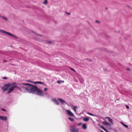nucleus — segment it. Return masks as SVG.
I'll return each instance as SVG.
<instances>
[{
    "label": "nucleus",
    "instance_id": "obj_21",
    "mask_svg": "<svg viewBox=\"0 0 132 132\" xmlns=\"http://www.w3.org/2000/svg\"><path fill=\"white\" fill-rule=\"evenodd\" d=\"M27 81H28V82H31L33 84H34V81H30V80H26Z\"/></svg>",
    "mask_w": 132,
    "mask_h": 132
},
{
    "label": "nucleus",
    "instance_id": "obj_36",
    "mask_svg": "<svg viewBox=\"0 0 132 132\" xmlns=\"http://www.w3.org/2000/svg\"><path fill=\"white\" fill-rule=\"evenodd\" d=\"M48 43H52V42H50V41H49L48 42Z\"/></svg>",
    "mask_w": 132,
    "mask_h": 132
},
{
    "label": "nucleus",
    "instance_id": "obj_23",
    "mask_svg": "<svg viewBox=\"0 0 132 132\" xmlns=\"http://www.w3.org/2000/svg\"><path fill=\"white\" fill-rule=\"evenodd\" d=\"M123 126L125 127H126L127 128L128 127V126L127 125H126V124H125V125H124Z\"/></svg>",
    "mask_w": 132,
    "mask_h": 132
},
{
    "label": "nucleus",
    "instance_id": "obj_11",
    "mask_svg": "<svg viewBox=\"0 0 132 132\" xmlns=\"http://www.w3.org/2000/svg\"><path fill=\"white\" fill-rule=\"evenodd\" d=\"M82 127L83 129H86L87 128V125L85 124H84L82 125Z\"/></svg>",
    "mask_w": 132,
    "mask_h": 132
},
{
    "label": "nucleus",
    "instance_id": "obj_10",
    "mask_svg": "<svg viewBox=\"0 0 132 132\" xmlns=\"http://www.w3.org/2000/svg\"><path fill=\"white\" fill-rule=\"evenodd\" d=\"M102 123L104 125H108L109 126L111 125V124L110 123L107 121H104Z\"/></svg>",
    "mask_w": 132,
    "mask_h": 132
},
{
    "label": "nucleus",
    "instance_id": "obj_33",
    "mask_svg": "<svg viewBox=\"0 0 132 132\" xmlns=\"http://www.w3.org/2000/svg\"><path fill=\"white\" fill-rule=\"evenodd\" d=\"M105 131L106 132H109V131L106 129Z\"/></svg>",
    "mask_w": 132,
    "mask_h": 132
},
{
    "label": "nucleus",
    "instance_id": "obj_40",
    "mask_svg": "<svg viewBox=\"0 0 132 132\" xmlns=\"http://www.w3.org/2000/svg\"><path fill=\"white\" fill-rule=\"evenodd\" d=\"M106 128H105L104 129H103V130H104V131H105V130H106Z\"/></svg>",
    "mask_w": 132,
    "mask_h": 132
},
{
    "label": "nucleus",
    "instance_id": "obj_5",
    "mask_svg": "<svg viewBox=\"0 0 132 132\" xmlns=\"http://www.w3.org/2000/svg\"><path fill=\"white\" fill-rule=\"evenodd\" d=\"M35 92H36L37 94L38 95L42 96L43 95L42 90L38 88L37 87Z\"/></svg>",
    "mask_w": 132,
    "mask_h": 132
},
{
    "label": "nucleus",
    "instance_id": "obj_3",
    "mask_svg": "<svg viewBox=\"0 0 132 132\" xmlns=\"http://www.w3.org/2000/svg\"><path fill=\"white\" fill-rule=\"evenodd\" d=\"M0 32L5 34H7V35H8L10 36H11L12 37H14L16 39L18 38V37L17 36H14L12 34H11L8 32L6 31L0 29Z\"/></svg>",
    "mask_w": 132,
    "mask_h": 132
},
{
    "label": "nucleus",
    "instance_id": "obj_1",
    "mask_svg": "<svg viewBox=\"0 0 132 132\" xmlns=\"http://www.w3.org/2000/svg\"><path fill=\"white\" fill-rule=\"evenodd\" d=\"M23 85L29 86L26 88L25 89L28 92L34 94L35 93L37 89V87L32 85L29 83H22Z\"/></svg>",
    "mask_w": 132,
    "mask_h": 132
},
{
    "label": "nucleus",
    "instance_id": "obj_30",
    "mask_svg": "<svg viewBox=\"0 0 132 132\" xmlns=\"http://www.w3.org/2000/svg\"><path fill=\"white\" fill-rule=\"evenodd\" d=\"M3 78V79H7V78L6 77H4Z\"/></svg>",
    "mask_w": 132,
    "mask_h": 132
},
{
    "label": "nucleus",
    "instance_id": "obj_22",
    "mask_svg": "<svg viewBox=\"0 0 132 132\" xmlns=\"http://www.w3.org/2000/svg\"><path fill=\"white\" fill-rule=\"evenodd\" d=\"M2 17L3 18L4 20H7V18H6L5 17H4V16H2Z\"/></svg>",
    "mask_w": 132,
    "mask_h": 132
},
{
    "label": "nucleus",
    "instance_id": "obj_14",
    "mask_svg": "<svg viewBox=\"0 0 132 132\" xmlns=\"http://www.w3.org/2000/svg\"><path fill=\"white\" fill-rule=\"evenodd\" d=\"M34 84L37 83L40 84H43V82L41 81H35L34 82Z\"/></svg>",
    "mask_w": 132,
    "mask_h": 132
},
{
    "label": "nucleus",
    "instance_id": "obj_25",
    "mask_svg": "<svg viewBox=\"0 0 132 132\" xmlns=\"http://www.w3.org/2000/svg\"><path fill=\"white\" fill-rule=\"evenodd\" d=\"M88 114H89L91 116H94V115L93 114H92V113H89V112H88Z\"/></svg>",
    "mask_w": 132,
    "mask_h": 132
},
{
    "label": "nucleus",
    "instance_id": "obj_39",
    "mask_svg": "<svg viewBox=\"0 0 132 132\" xmlns=\"http://www.w3.org/2000/svg\"><path fill=\"white\" fill-rule=\"evenodd\" d=\"M106 128H105L104 129H103V130H104V131H105V130H106Z\"/></svg>",
    "mask_w": 132,
    "mask_h": 132
},
{
    "label": "nucleus",
    "instance_id": "obj_4",
    "mask_svg": "<svg viewBox=\"0 0 132 132\" xmlns=\"http://www.w3.org/2000/svg\"><path fill=\"white\" fill-rule=\"evenodd\" d=\"M70 130L71 132H79L78 129L75 126H71L70 129Z\"/></svg>",
    "mask_w": 132,
    "mask_h": 132
},
{
    "label": "nucleus",
    "instance_id": "obj_34",
    "mask_svg": "<svg viewBox=\"0 0 132 132\" xmlns=\"http://www.w3.org/2000/svg\"><path fill=\"white\" fill-rule=\"evenodd\" d=\"M105 131L106 132H109V131L106 129Z\"/></svg>",
    "mask_w": 132,
    "mask_h": 132
},
{
    "label": "nucleus",
    "instance_id": "obj_42",
    "mask_svg": "<svg viewBox=\"0 0 132 132\" xmlns=\"http://www.w3.org/2000/svg\"><path fill=\"white\" fill-rule=\"evenodd\" d=\"M7 61H6V60H4V62H6Z\"/></svg>",
    "mask_w": 132,
    "mask_h": 132
},
{
    "label": "nucleus",
    "instance_id": "obj_2",
    "mask_svg": "<svg viewBox=\"0 0 132 132\" xmlns=\"http://www.w3.org/2000/svg\"><path fill=\"white\" fill-rule=\"evenodd\" d=\"M14 84L16 85V83L15 82H14L13 84H8L5 85H4L3 87L2 88V89L4 91L7 90L11 86H14Z\"/></svg>",
    "mask_w": 132,
    "mask_h": 132
},
{
    "label": "nucleus",
    "instance_id": "obj_35",
    "mask_svg": "<svg viewBox=\"0 0 132 132\" xmlns=\"http://www.w3.org/2000/svg\"><path fill=\"white\" fill-rule=\"evenodd\" d=\"M105 131L106 132H109V131L106 129Z\"/></svg>",
    "mask_w": 132,
    "mask_h": 132
},
{
    "label": "nucleus",
    "instance_id": "obj_20",
    "mask_svg": "<svg viewBox=\"0 0 132 132\" xmlns=\"http://www.w3.org/2000/svg\"><path fill=\"white\" fill-rule=\"evenodd\" d=\"M100 127L101 128L104 129L105 128V127L103 126H100Z\"/></svg>",
    "mask_w": 132,
    "mask_h": 132
},
{
    "label": "nucleus",
    "instance_id": "obj_27",
    "mask_svg": "<svg viewBox=\"0 0 132 132\" xmlns=\"http://www.w3.org/2000/svg\"><path fill=\"white\" fill-rule=\"evenodd\" d=\"M1 110H3L4 111H6V110L5 109H3V108H2L1 109Z\"/></svg>",
    "mask_w": 132,
    "mask_h": 132
},
{
    "label": "nucleus",
    "instance_id": "obj_26",
    "mask_svg": "<svg viewBox=\"0 0 132 132\" xmlns=\"http://www.w3.org/2000/svg\"><path fill=\"white\" fill-rule=\"evenodd\" d=\"M82 124V123H81H81H79L78 124V126H79L81 125Z\"/></svg>",
    "mask_w": 132,
    "mask_h": 132
},
{
    "label": "nucleus",
    "instance_id": "obj_9",
    "mask_svg": "<svg viewBox=\"0 0 132 132\" xmlns=\"http://www.w3.org/2000/svg\"><path fill=\"white\" fill-rule=\"evenodd\" d=\"M52 101H53L57 105H59V103L56 99H53L52 100Z\"/></svg>",
    "mask_w": 132,
    "mask_h": 132
},
{
    "label": "nucleus",
    "instance_id": "obj_12",
    "mask_svg": "<svg viewBox=\"0 0 132 132\" xmlns=\"http://www.w3.org/2000/svg\"><path fill=\"white\" fill-rule=\"evenodd\" d=\"M58 100L60 101L62 103H66V102L63 99L58 98Z\"/></svg>",
    "mask_w": 132,
    "mask_h": 132
},
{
    "label": "nucleus",
    "instance_id": "obj_41",
    "mask_svg": "<svg viewBox=\"0 0 132 132\" xmlns=\"http://www.w3.org/2000/svg\"><path fill=\"white\" fill-rule=\"evenodd\" d=\"M127 70H129V68H127Z\"/></svg>",
    "mask_w": 132,
    "mask_h": 132
},
{
    "label": "nucleus",
    "instance_id": "obj_24",
    "mask_svg": "<svg viewBox=\"0 0 132 132\" xmlns=\"http://www.w3.org/2000/svg\"><path fill=\"white\" fill-rule=\"evenodd\" d=\"M105 118L108 119V120H109V119H110V117H106Z\"/></svg>",
    "mask_w": 132,
    "mask_h": 132
},
{
    "label": "nucleus",
    "instance_id": "obj_38",
    "mask_svg": "<svg viewBox=\"0 0 132 132\" xmlns=\"http://www.w3.org/2000/svg\"><path fill=\"white\" fill-rule=\"evenodd\" d=\"M67 13L69 15H70V13Z\"/></svg>",
    "mask_w": 132,
    "mask_h": 132
},
{
    "label": "nucleus",
    "instance_id": "obj_15",
    "mask_svg": "<svg viewBox=\"0 0 132 132\" xmlns=\"http://www.w3.org/2000/svg\"><path fill=\"white\" fill-rule=\"evenodd\" d=\"M69 119L71 121L73 122L74 121V119L73 118H71V117H69Z\"/></svg>",
    "mask_w": 132,
    "mask_h": 132
},
{
    "label": "nucleus",
    "instance_id": "obj_6",
    "mask_svg": "<svg viewBox=\"0 0 132 132\" xmlns=\"http://www.w3.org/2000/svg\"><path fill=\"white\" fill-rule=\"evenodd\" d=\"M66 112L67 113V114L69 116L73 117L74 116L73 114L71 111H70L68 110H67L66 111Z\"/></svg>",
    "mask_w": 132,
    "mask_h": 132
},
{
    "label": "nucleus",
    "instance_id": "obj_8",
    "mask_svg": "<svg viewBox=\"0 0 132 132\" xmlns=\"http://www.w3.org/2000/svg\"><path fill=\"white\" fill-rule=\"evenodd\" d=\"M0 119L2 120L6 121L7 120V117L6 116H0Z\"/></svg>",
    "mask_w": 132,
    "mask_h": 132
},
{
    "label": "nucleus",
    "instance_id": "obj_32",
    "mask_svg": "<svg viewBox=\"0 0 132 132\" xmlns=\"http://www.w3.org/2000/svg\"><path fill=\"white\" fill-rule=\"evenodd\" d=\"M121 123L123 126L125 125V124L122 122H121Z\"/></svg>",
    "mask_w": 132,
    "mask_h": 132
},
{
    "label": "nucleus",
    "instance_id": "obj_16",
    "mask_svg": "<svg viewBox=\"0 0 132 132\" xmlns=\"http://www.w3.org/2000/svg\"><path fill=\"white\" fill-rule=\"evenodd\" d=\"M64 81H62V80H60V81H57V82L59 84H60L61 82H64Z\"/></svg>",
    "mask_w": 132,
    "mask_h": 132
},
{
    "label": "nucleus",
    "instance_id": "obj_31",
    "mask_svg": "<svg viewBox=\"0 0 132 132\" xmlns=\"http://www.w3.org/2000/svg\"><path fill=\"white\" fill-rule=\"evenodd\" d=\"M47 90V89L46 88H45L44 89V91H46V90Z\"/></svg>",
    "mask_w": 132,
    "mask_h": 132
},
{
    "label": "nucleus",
    "instance_id": "obj_43",
    "mask_svg": "<svg viewBox=\"0 0 132 132\" xmlns=\"http://www.w3.org/2000/svg\"><path fill=\"white\" fill-rule=\"evenodd\" d=\"M101 132H104L102 130H101Z\"/></svg>",
    "mask_w": 132,
    "mask_h": 132
},
{
    "label": "nucleus",
    "instance_id": "obj_19",
    "mask_svg": "<svg viewBox=\"0 0 132 132\" xmlns=\"http://www.w3.org/2000/svg\"><path fill=\"white\" fill-rule=\"evenodd\" d=\"M47 0H45L44 2V4H47Z\"/></svg>",
    "mask_w": 132,
    "mask_h": 132
},
{
    "label": "nucleus",
    "instance_id": "obj_18",
    "mask_svg": "<svg viewBox=\"0 0 132 132\" xmlns=\"http://www.w3.org/2000/svg\"><path fill=\"white\" fill-rule=\"evenodd\" d=\"M109 122L112 123V124L113 123V120L111 118L109 119Z\"/></svg>",
    "mask_w": 132,
    "mask_h": 132
},
{
    "label": "nucleus",
    "instance_id": "obj_17",
    "mask_svg": "<svg viewBox=\"0 0 132 132\" xmlns=\"http://www.w3.org/2000/svg\"><path fill=\"white\" fill-rule=\"evenodd\" d=\"M77 108V107L76 106H74L73 107V109L76 112V109Z\"/></svg>",
    "mask_w": 132,
    "mask_h": 132
},
{
    "label": "nucleus",
    "instance_id": "obj_13",
    "mask_svg": "<svg viewBox=\"0 0 132 132\" xmlns=\"http://www.w3.org/2000/svg\"><path fill=\"white\" fill-rule=\"evenodd\" d=\"M89 120V119L88 117H85L84 118L83 120L85 121H87Z\"/></svg>",
    "mask_w": 132,
    "mask_h": 132
},
{
    "label": "nucleus",
    "instance_id": "obj_29",
    "mask_svg": "<svg viewBox=\"0 0 132 132\" xmlns=\"http://www.w3.org/2000/svg\"><path fill=\"white\" fill-rule=\"evenodd\" d=\"M126 106L127 109H128L129 108V107L128 106L126 105Z\"/></svg>",
    "mask_w": 132,
    "mask_h": 132
},
{
    "label": "nucleus",
    "instance_id": "obj_7",
    "mask_svg": "<svg viewBox=\"0 0 132 132\" xmlns=\"http://www.w3.org/2000/svg\"><path fill=\"white\" fill-rule=\"evenodd\" d=\"M15 86H13V87H11L10 88H9V90L7 92V93H10L11 92L13 91V90L15 88Z\"/></svg>",
    "mask_w": 132,
    "mask_h": 132
},
{
    "label": "nucleus",
    "instance_id": "obj_28",
    "mask_svg": "<svg viewBox=\"0 0 132 132\" xmlns=\"http://www.w3.org/2000/svg\"><path fill=\"white\" fill-rule=\"evenodd\" d=\"M71 70H72L74 72H76L75 71V70H74L72 68H71Z\"/></svg>",
    "mask_w": 132,
    "mask_h": 132
},
{
    "label": "nucleus",
    "instance_id": "obj_37",
    "mask_svg": "<svg viewBox=\"0 0 132 132\" xmlns=\"http://www.w3.org/2000/svg\"><path fill=\"white\" fill-rule=\"evenodd\" d=\"M96 22H98V23H99V22H100L99 21H97V20L96 21Z\"/></svg>",
    "mask_w": 132,
    "mask_h": 132
}]
</instances>
